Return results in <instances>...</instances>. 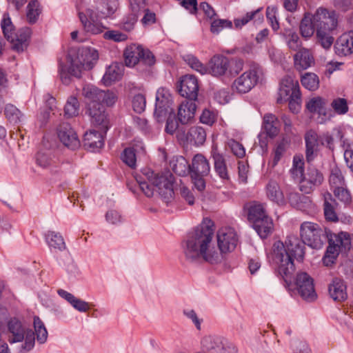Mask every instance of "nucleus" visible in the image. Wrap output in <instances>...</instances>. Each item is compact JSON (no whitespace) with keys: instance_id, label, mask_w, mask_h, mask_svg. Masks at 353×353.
Listing matches in <instances>:
<instances>
[{"instance_id":"obj_55","label":"nucleus","mask_w":353,"mask_h":353,"mask_svg":"<svg viewBox=\"0 0 353 353\" xmlns=\"http://www.w3.org/2000/svg\"><path fill=\"white\" fill-rule=\"evenodd\" d=\"M39 2L36 0L31 1L28 5L27 19L30 23H34L40 13Z\"/></svg>"},{"instance_id":"obj_13","label":"nucleus","mask_w":353,"mask_h":353,"mask_svg":"<svg viewBox=\"0 0 353 353\" xmlns=\"http://www.w3.org/2000/svg\"><path fill=\"white\" fill-rule=\"evenodd\" d=\"M99 14L92 9H87L85 12H79V17L83 30L89 34H98L103 32L105 27L97 21Z\"/></svg>"},{"instance_id":"obj_31","label":"nucleus","mask_w":353,"mask_h":353,"mask_svg":"<svg viewBox=\"0 0 353 353\" xmlns=\"http://www.w3.org/2000/svg\"><path fill=\"white\" fill-rule=\"evenodd\" d=\"M185 139H181L182 142H189L196 145H201L205 141L206 132L201 126H193L188 130H185Z\"/></svg>"},{"instance_id":"obj_61","label":"nucleus","mask_w":353,"mask_h":353,"mask_svg":"<svg viewBox=\"0 0 353 353\" xmlns=\"http://www.w3.org/2000/svg\"><path fill=\"white\" fill-rule=\"evenodd\" d=\"M334 196L338 198L341 201L347 203L352 200V196L350 192L347 190L345 185L333 189Z\"/></svg>"},{"instance_id":"obj_59","label":"nucleus","mask_w":353,"mask_h":353,"mask_svg":"<svg viewBox=\"0 0 353 353\" xmlns=\"http://www.w3.org/2000/svg\"><path fill=\"white\" fill-rule=\"evenodd\" d=\"M276 12L277 8L275 6H268L266 10V17L274 31L278 30L280 27L276 18Z\"/></svg>"},{"instance_id":"obj_5","label":"nucleus","mask_w":353,"mask_h":353,"mask_svg":"<svg viewBox=\"0 0 353 353\" xmlns=\"http://www.w3.org/2000/svg\"><path fill=\"white\" fill-rule=\"evenodd\" d=\"M312 18L317 28L316 43L325 50L330 48L334 41L332 32L338 25L336 13L326 8L319 7L312 12Z\"/></svg>"},{"instance_id":"obj_45","label":"nucleus","mask_w":353,"mask_h":353,"mask_svg":"<svg viewBox=\"0 0 353 353\" xmlns=\"http://www.w3.org/2000/svg\"><path fill=\"white\" fill-rule=\"evenodd\" d=\"M183 59L193 70L201 74H207V66L204 65L194 55L192 54H184Z\"/></svg>"},{"instance_id":"obj_15","label":"nucleus","mask_w":353,"mask_h":353,"mask_svg":"<svg viewBox=\"0 0 353 353\" xmlns=\"http://www.w3.org/2000/svg\"><path fill=\"white\" fill-rule=\"evenodd\" d=\"M238 238L235 230L232 228H223L217 232V243L221 253H227L234 250Z\"/></svg>"},{"instance_id":"obj_7","label":"nucleus","mask_w":353,"mask_h":353,"mask_svg":"<svg viewBox=\"0 0 353 353\" xmlns=\"http://www.w3.org/2000/svg\"><path fill=\"white\" fill-rule=\"evenodd\" d=\"M10 332L9 341L10 343L21 342L25 340L24 345H22L21 352L29 351L34 345L35 336L34 332L29 330L19 319H12L8 324Z\"/></svg>"},{"instance_id":"obj_41","label":"nucleus","mask_w":353,"mask_h":353,"mask_svg":"<svg viewBox=\"0 0 353 353\" xmlns=\"http://www.w3.org/2000/svg\"><path fill=\"white\" fill-rule=\"evenodd\" d=\"M36 162L41 168H49L55 163L54 155L50 150H40L37 154Z\"/></svg>"},{"instance_id":"obj_30","label":"nucleus","mask_w":353,"mask_h":353,"mask_svg":"<svg viewBox=\"0 0 353 353\" xmlns=\"http://www.w3.org/2000/svg\"><path fill=\"white\" fill-rule=\"evenodd\" d=\"M82 94L85 97L87 108H91V105H100L101 97L105 96L103 90H99L92 85H85L83 88Z\"/></svg>"},{"instance_id":"obj_54","label":"nucleus","mask_w":353,"mask_h":353,"mask_svg":"<svg viewBox=\"0 0 353 353\" xmlns=\"http://www.w3.org/2000/svg\"><path fill=\"white\" fill-rule=\"evenodd\" d=\"M232 23L228 19H213L211 21L210 31L213 34H218L224 28H232Z\"/></svg>"},{"instance_id":"obj_23","label":"nucleus","mask_w":353,"mask_h":353,"mask_svg":"<svg viewBox=\"0 0 353 353\" xmlns=\"http://www.w3.org/2000/svg\"><path fill=\"white\" fill-rule=\"evenodd\" d=\"M330 296L335 301L341 302L347 299V285L340 278H334L328 285Z\"/></svg>"},{"instance_id":"obj_60","label":"nucleus","mask_w":353,"mask_h":353,"mask_svg":"<svg viewBox=\"0 0 353 353\" xmlns=\"http://www.w3.org/2000/svg\"><path fill=\"white\" fill-rule=\"evenodd\" d=\"M331 106L334 112L339 114H344L348 111V106L345 99L337 98L332 101Z\"/></svg>"},{"instance_id":"obj_37","label":"nucleus","mask_w":353,"mask_h":353,"mask_svg":"<svg viewBox=\"0 0 353 353\" xmlns=\"http://www.w3.org/2000/svg\"><path fill=\"white\" fill-rule=\"evenodd\" d=\"M186 127L184 125H179L176 120L174 115H170L167 119L165 125V132L170 134H176L177 139L181 141L185 139V130Z\"/></svg>"},{"instance_id":"obj_18","label":"nucleus","mask_w":353,"mask_h":353,"mask_svg":"<svg viewBox=\"0 0 353 353\" xmlns=\"http://www.w3.org/2000/svg\"><path fill=\"white\" fill-rule=\"evenodd\" d=\"M323 181L322 173L313 166H309L302 181L300 190L305 194L310 193L315 187L319 186Z\"/></svg>"},{"instance_id":"obj_10","label":"nucleus","mask_w":353,"mask_h":353,"mask_svg":"<svg viewBox=\"0 0 353 353\" xmlns=\"http://www.w3.org/2000/svg\"><path fill=\"white\" fill-rule=\"evenodd\" d=\"M262 76V69L258 65H253L234 80L232 88L238 93H247L257 84Z\"/></svg>"},{"instance_id":"obj_1","label":"nucleus","mask_w":353,"mask_h":353,"mask_svg":"<svg viewBox=\"0 0 353 353\" xmlns=\"http://www.w3.org/2000/svg\"><path fill=\"white\" fill-rule=\"evenodd\" d=\"M305 244L307 243L303 239H300L295 235H289L284 243L276 241L274 243L272 251L268 256L276 272L288 285L292 282V276L295 271L294 259L303 260Z\"/></svg>"},{"instance_id":"obj_21","label":"nucleus","mask_w":353,"mask_h":353,"mask_svg":"<svg viewBox=\"0 0 353 353\" xmlns=\"http://www.w3.org/2000/svg\"><path fill=\"white\" fill-rule=\"evenodd\" d=\"M328 248H334L336 252H346L350 249L351 239L348 233L341 232L338 234L328 232Z\"/></svg>"},{"instance_id":"obj_35","label":"nucleus","mask_w":353,"mask_h":353,"mask_svg":"<svg viewBox=\"0 0 353 353\" xmlns=\"http://www.w3.org/2000/svg\"><path fill=\"white\" fill-rule=\"evenodd\" d=\"M212 156L214 163V170L216 174L222 179H228L229 175L228 168L223 157L219 154L216 147H214L212 151Z\"/></svg>"},{"instance_id":"obj_34","label":"nucleus","mask_w":353,"mask_h":353,"mask_svg":"<svg viewBox=\"0 0 353 353\" xmlns=\"http://www.w3.org/2000/svg\"><path fill=\"white\" fill-rule=\"evenodd\" d=\"M306 159L308 162L312 161L319 148L318 135L314 131H310L305 134Z\"/></svg>"},{"instance_id":"obj_63","label":"nucleus","mask_w":353,"mask_h":353,"mask_svg":"<svg viewBox=\"0 0 353 353\" xmlns=\"http://www.w3.org/2000/svg\"><path fill=\"white\" fill-rule=\"evenodd\" d=\"M339 254L334 248H327L326 252L322 259L323 263L325 266L330 267L335 263Z\"/></svg>"},{"instance_id":"obj_9","label":"nucleus","mask_w":353,"mask_h":353,"mask_svg":"<svg viewBox=\"0 0 353 353\" xmlns=\"http://www.w3.org/2000/svg\"><path fill=\"white\" fill-rule=\"evenodd\" d=\"M123 55L125 63L129 67L144 65L148 68L155 63V58L153 54L141 45L131 44L127 46Z\"/></svg>"},{"instance_id":"obj_38","label":"nucleus","mask_w":353,"mask_h":353,"mask_svg":"<svg viewBox=\"0 0 353 353\" xmlns=\"http://www.w3.org/2000/svg\"><path fill=\"white\" fill-rule=\"evenodd\" d=\"M268 197L279 205L285 203V198L279 184L274 181H270L266 186Z\"/></svg>"},{"instance_id":"obj_4","label":"nucleus","mask_w":353,"mask_h":353,"mask_svg":"<svg viewBox=\"0 0 353 353\" xmlns=\"http://www.w3.org/2000/svg\"><path fill=\"white\" fill-rule=\"evenodd\" d=\"M99 59V53L92 48L85 47L70 50L68 54V68L61 67L60 77L64 84L70 82V76L80 78L84 71L91 70Z\"/></svg>"},{"instance_id":"obj_47","label":"nucleus","mask_w":353,"mask_h":353,"mask_svg":"<svg viewBox=\"0 0 353 353\" xmlns=\"http://www.w3.org/2000/svg\"><path fill=\"white\" fill-rule=\"evenodd\" d=\"M301 81L303 86L309 90H316L319 86V77L312 72H307L303 75Z\"/></svg>"},{"instance_id":"obj_51","label":"nucleus","mask_w":353,"mask_h":353,"mask_svg":"<svg viewBox=\"0 0 353 353\" xmlns=\"http://www.w3.org/2000/svg\"><path fill=\"white\" fill-rule=\"evenodd\" d=\"M79 103L75 97H70L64 108L65 115L68 117H73L79 114Z\"/></svg>"},{"instance_id":"obj_42","label":"nucleus","mask_w":353,"mask_h":353,"mask_svg":"<svg viewBox=\"0 0 353 353\" xmlns=\"http://www.w3.org/2000/svg\"><path fill=\"white\" fill-rule=\"evenodd\" d=\"M268 216L262 204L253 203L249 208L248 219L252 224L257 221L263 220Z\"/></svg>"},{"instance_id":"obj_11","label":"nucleus","mask_w":353,"mask_h":353,"mask_svg":"<svg viewBox=\"0 0 353 353\" xmlns=\"http://www.w3.org/2000/svg\"><path fill=\"white\" fill-rule=\"evenodd\" d=\"M172 105V97L170 91L164 88L158 89L156 95L154 116L159 122L161 121L168 114L174 113Z\"/></svg>"},{"instance_id":"obj_19","label":"nucleus","mask_w":353,"mask_h":353,"mask_svg":"<svg viewBox=\"0 0 353 353\" xmlns=\"http://www.w3.org/2000/svg\"><path fill=\"white\" fill-rule=\"evenodd\" d=\"M199 85L197 79L194 75L184 76L180 84V94L189 99L188 101H194L197 99Z\"/></svg>"},{"instance_id":"obj_26","label":"nucleus","mask_w":353,"mask_h":353,"mask_svg":"<svg viewBox=\"0 0 353 353\" xmlns=\"http://www.w3.org/2000/svg\"><path fill=\"white\" fill-rule=\"evenodd\" d=\"M210 171L208 160L201 154L194 156L190 165L191 176H208Z\"/></svg>"},{"instance_id":"obj_49","label":"nucleus","mask_w":353,"mask_h":353,"mask_svg":"<svg viewBox=\"0 0 353 353\" xmlns=\"http://www.w3.org/2000/svg\"><path fill=\"white\" fill-rule=\"evenodd\" d=\"M172 170L176 174L184 176L188 172L190 173V165L184 157H179L173 161Z\"/></svg>"},{"instance_id":"obj_27","label":"nucleus","mask_w":353,"mask_h":353,"mask_svg":"<svg viewBox=\"0 0 353 353\" xmlns=\"http://www.w3.org/2000/svg\"><path fill=\"white\" fill-rule=\"evenodd\" d=\"M103 130L97 131L90 130L84 134L83 145L84 147L92 151H96L103 146Z\"/></svg>"},{"instance_id":"obj_17","label":"nucleus","mask_w":353,"mask_h":353,"mask_svg":"<svg viewBox=\"0 0 353 353\" xmlns=\"http://www.w3.org/2000/svg\"><path fill=\"white\" fill-rule=\"evenodd\" d=\"M263 129L264 133H260L258 136L259 145L261 148L267 146L268 142L266 136L272 139L278 135L279 132V121L276 117L272 114H266L263 117Z\"/></svg>"},{"instance_id":"obj_16","label":"nucleus","mask_w":353,"mask_h":353,"mask_svg":"<svg viewBox=\"0 0 353 353\" xmlns=\"http://www.w3.org/2000/svg\"><path fill=\"white\" fill-rule=\"evenodd\" d=\"M60 141L68 148L74 150L79 148L80 141L76 132L68 123L60 124L57 130Z\"/></svg>"},{"instance_id":"obj_32","label":"nucleus","mask_w":353,"mask_h":353,"mask_svg":"<svg viewBox=\"0 0 353 353\" xmlns=\"http://www.w3.org/2000/svg\"><path fill=\"white\" fill-rule=\"evenodd\" d=\"M352 33L343 34L334 46L335 52L339 56H347L353 53V37Z\"/></svg>"},{"instance_id":"obj_8","label":"nucleus","mask_w":353,"mask_h":353,"mask_svg":"<svg viewBox=\"0 0 353 353\" xmlns=\"http://www.w3.org/2000/svg\"><path fill=\"white\" fill-rule=\"evenodd\" d=\"M300 232L304 242L314 249L321 248L328 237V232L313 222H303L301 225Z\"/></svg>"},{"instance_id":"obj_3","label":"nucleus","mask_w":353,"mask_h":353,"mask_svg":"<svg viewBox=\"0 0 353 353\" xmlns=\"http://www.w3.org/2000/svg\"><path fill=\"white\" fill-rule=\"evenodd\" d=\"M135 179L139 188L146 196L151 197L157 192L166 203L173 199L174 176L171 174L159 175L150 169L145 168Z\"/></svg>"},{"instance_id":"obj_36","label":"nucleus","mask_w":353,"mask_h":353,"mask_svg":"<svg viewBox=\"0 0 353 353\" xmlns=\"http://www.w3.org/2000/svg\"><path fill=\"white\" fill-rule=\"evenodd\" d=\"M254 229L262 239L267 238L274 230L272 219L268 216L252 224Z\"/></svg>"},{"instance_id":"obj_40","label":"nucleus","mask_w":353,"mask_h":353,"mask_svg":"<svg viewBox=\"0 0 353 353\" xmlns=\"http://www.w3.org/2000/svg\"><path fill=\"white\" fill-rule=\"evenodd\" d=\"M290 172L292 179L297 182L302 181L304 174V161L302 156L295 155L293 158L292 168Z\"/></svg>"},{"instance_id":"obj_12","label":"nucleus","mask_w":353,"mask_h":353,"mask_svg":"<svg viewBox=\"0 0 353 353\" xmlns=\"http://www.w3.org/2000/svg\"><path fill=\"white\" fill-rule=\"evenodd\" d=\"M300 296L307 301H313L316 298L313 279L306 272H299L294 281Z\"/></svg>"},{"instance_id":"obj_62","label":"nucleus","mask_w":353,"mask_h":353,"mask_svg":"<svg viewBox=\"0 0 353 353\" xmlns=\"http://www.w3.org/2000/svg\"><path fill=\"white\" fill-rule=\"evenodd\" d=\"M103 38L115 42H121L126 41L128 36L118 30H108L104 32Z\"/></svg>"},{"instance_id":"obj_56","label":"nucleus","mask_w":353,"mask_h":353,"mask_svg":"<svg viewBox=\"0 0 353 353\" xmlns=\"http://www.w3.org/2000/svg\"><path fill=\"white\" fill-rule=\"evenodd\" d=\"M121 159L127 165L131 168H134L137 161L134 149L132 148H125L121 154Z\"/></svg>"},{"instance_id":"obj_57","label":"nucleus","mask_w":353,"mask_h":353,"mask_svg":"<svg viewBox=\"0 0 353 353\" xmlns=\"http://www.w3.org/2000/svg\"><path fill=\"white\" fill-rule=\"evenodd\" d=\"M227 145L236 157L242 158L245 156V150L241 143L232 139L228 140Z\"/></svg>"},{"instance_id":"obj_58","label":"nucleus","mask_w":353,"mask_h":353,"mask_svg":"<svg viewBox=\"0 0 353 353\" xmlns=\"http://www.w3.org/2000/svg\"><path fill=\"white\" fill-rule=\"evenodd\" d=\"M132 108L137 113H141L145 110L146 105L145 97L142 94H137L134 96L132 101Z\"/></svg>"},{"instance_id":"obj_53","label":"nucleus","mask_w":353,"mask_h":353,"mask_svg":"<svg viewBox=\"0 0 353 353\" xmlns=\"http://www.w3.org/2000/svg\"><path fill=\"white\" fill-rule=\"evenodd\" d=\"M227 75L234 76L239 74L243 68L244 62L239 58L229 59L228 58Z\"/></svg>"},{"instance_id":"obj_50","label":"nucleus","mask_w":353,"mask_h":353,"mask_svg":"<svg viewBox=\"0 0 353 353\" xmlns=\"http://www.w3.org/2000/svg\"><path fill=\"white\" fill-rule=\"evenodd\" d=\"M329 183L331 188H339L345 185V180L341 170L338 167H334L331 170L329 177Z\"/></svg>"},{"instance_id":"obj_33","label":"nucleus","mask_w":353,"mask_h":353,"mask_svg":"<svg viewBox=\"0 0 353 353\" xmlns=\"http://www.w3.org/2000/svg\"><path fill=\"white\" fill-rule=\"evenodd\" d=\"M123 74V65L118 63H112L109 65L102 78V82L105 85H110L112 83L119 81Z\"/></svg>"},{"instance_id":"obj_28","label":"nucleus","mask_w":353,"mask_h":353,"mask_svg":"<svg viewBox=\"0 0 353 353\" xmlns=\"http://www.w3.org/2000/svg\"><path fill=\"white\" fill-rule=\"evenodd\" d=\"M196 105L194 101L182 102L178 108V120L182 125L188 124L194 119Z\"/></svg>"},{"instance_id":"obj_14","label":"nucleus","mask_w":353,"mask_h":353,"mask_svg":"<svg viewBox=\"0 0 353 353\" xmlns=\"http://www.w3.org/2000/svg\"><path fill=\"white\" fill-rule=\"evenodd\" d=\"M278 103L286 101L290 98L299 99L301 97L298 80L291 75L285 76L281 82Z\"/></svg>"},{"instance_id":"obj_52","label":"nucleus","mask_w":353,"mask_h":353,"mask_svg":"<svg viewBox=\"0 0 353 353\" xmlns=\"http://www.w3.org/2000/svg\"><path fill=\"white\" fill-rule=\"evenodd\" d=\"M306 106L310 112H318L319 114H325V101L321 97H315L310 99Z\"/></svg>"},{"instance_id":"obj_64","label":"nucleus","mask_w":353,"mask_h":353,"mask_svg":"<svg viewBox=\"0 0 353 353\" xmlns=\"http://www.w3.org/2000/svg\"><path fill=\"white\" fill-rule=\"evenodd\" d=\"M139 15V14L131 12L129 15L123 19L122 25L123 28L126 31L132 30L137 21Z\"/></svg>"},{"instance_id":"obj_39","label":"nucleus","mask_w":353,"mask_h":353,"mask_svg":"<svg viewBox=\"0 0 353 353\" xmlns=\"http://www.w3.org/2000/svg\"><path fill=\"white\" fill-rule=\"evenodd\" d=\"M46 241L50 248L62 252L66 249L63 236L58 232L49 231L46 234Z\"/></svg>"},{"instance_id":"obj_44","label":"nucleus","mask_w":353,"mask_h":353,"mask_svg":"<svg viewBox=\"0 0 353 353\" xmlns=\"http://www.w3.org/2000/svg\"><path fill=\"white\" fill-rule=\"evenodd\" d=\"M4 114L6 119L14 124L21 122L23 117V113L16 106L10 103L6 105Z\"/></svg>"},{"instance_id":"obj_25","label":"nucleus","mask_w":353,"mask_h":353,"mask_svg":"<svg viewBox=\"0 0 353 353\" xmlns=\"http://www.w3.org/2000/svg\"><path fill=\"white\" fill-rule=\"evenodd\" d=\"M294 63L296 70L301 71L314 64V58L310 50L301 48L294 55Z\"/></svg>"},{"instance_id":"obj_20","label":"nucleus","mask_w":353,"mask_h":353,"mask_svg":"<svg viewBox=\"0 0 353 353\" xmlns=\"http://www.w3.org/2000/svg\"><path fill=\"white\" fill-rule=\"evenodd\" d=\"M86 113L90 117L91 123L99 130H103L106 132L109 128V121L103 106L100 104L97 106L91 105V108H87Z\"/></svg>"},{"instance_id":"obj_43","label":"nucleus","mask_w":353,"mask_h":353,"mask_svg":"<svg viewBox=\"0 0 353 353\" xmlns=\"http://www.w3.org/2000/svg\"><path fill=\"white\" fill-rule=\"evenodd\" d=\"M283 37L286 45L290 50L297 51L301 48L302 42L295 31L287 30L283 33Z\"/></svg>"},{"instance_id":"obj_29","label":"nucleus","mask_w":353,"mask_h":353,"mask_svg":"<svg viewBox=\"0 0 353 353\" xmlns=\"http://www.w3.org/2000/svg\"><path fill=\"white\" fill-rule=\"evenodd\" d=\"M227 340L219 335H207L201 340V345L203 350L209 353H219Z\"/></svg>"},{"instance_id":"obj_24","label":"nucleus","mask_w":353,"mask_h":353,"mask_svg":"<svg viewBox=\"0 0 353 353\" xmlns=\"http://www.w3.org/2000/svg\"><path fill=\"white\" fill-rule=\"evenodd\" d=\"M299 32L305 40L310 39L314 34L316 39L317 28L312 18V12H305L303 14V17L299 23Z\"/></svg>"},{"instance_id":"obj_48","label":"nucleus","mask_w":353,"mask_h":353,"mask_svg":"<svg viewBox=\"0 0 353 353\" xmlns=\"http://www.w3.org/2000/svg\"><path fill=\"white\" fill-rule=\"evenodd\" d=\"M105 6L103 8L97 7V10L101 17L106 18L111 17L117 10L119 0H105Z\"/></svg>"},{"instance_id":"obj_6","label":"nucleus","mask_w":353,"mask_h":353,"mask_svg":"<svg viewBox=\"0 0 353 353\" xmlns=\"http://www.w3.org/2000/svg\"><path fill=\"white\" fill-rule=\"evenodd\" d=\"M1 28L5 37L10 42L11 48L18 52H23L28 46V41L30 35L29 28H23L14 31L10 18L4 15L1 21Z\"/></svg>"},{"instance_id":"obj_22","label":"nucleus","mask_w":353,"mask_h":353,"mask_svg":"<svg viewBox=\"0 0 353 353\" xmlns=\"http://www.w3.org/2000/svg\"><path fill=\"white\" fill-rule=\"evenodd\" d=\"M228 58L223 55H214L207 65V74L214 77L227 75Z\"/></svg>"},{"instance_id":"obj_46","label":"nucleus","mask_w":353,"mask_h":353,"mask_svg":"<svg viewBox=\"0 0 353 353\" xmlns=\"http://www.w3.org/2000/svg\"><path fill=\"white\" fill-rule=\"evenodd\" d=\"M33 324L35 332L34 334L36 335L37 341L44 343L48 338V332L43 323L38 316H34Z\"/></svg>"},{"instance_id":"obj_2","label":"nucleus","mask_w":353,"mask_h":353,"mask_svg":"<svg viewBox=\"0 0 353 353\" xmlns=\"http://www.w3.org/2000/svg\"><path fill=\"white\" fill-rule=\"evenodd\" d=\"M214 223L209 219H205L189 234L184 241L183 248L185 258L190 261L203 260L215 263L220 260L221 254L212 243L214 234Z\"/></svg>"}]
</instances>
